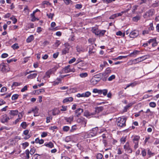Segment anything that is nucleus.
<instances>
[{"instance_id":"47","label":"nucleus","mask_w":159,"mask_h":159,"mask_svg":"<svg viewBox=\"0 0 159 159\" xmlns=\"http://www.w3.org/2000/svg\"><path fill=\"white\" fill-rule=\"evenodd\" d=\"M21 126L24 129H25L26 128V127H27V125L26 122H23L21 124Z\"/></svg>"},{"instance_id":"44","label":"nucleus","mask_w":159,"mask_h":159,"mask_svg":"<svg viewBox=\"0 0 159 159\" xmlns=\"http://www.w3.org/2000/svg\"><path fill=\"white\" fill-rule=\"evenodd\" d=\"M19 97V95L17 94H15L13 95L11 97L12 100H15L17 99Z\"/></svg>"},{"instance_id":"64","label":"nucleus","mask_w":159,"mask_h":159,"mask_svg":"<svg viewBox=\"0 0 159 159\" xmlns=\"http://www.w3.org/2000/svg\"><path fill=\"white\" fill-rule=\"evenodd\" d=\"M85 15V13L84 12H80L76 14V16L78 17L80 16H82Z\"/></svg>"},{"instance_id":"41","label":"nucleus","mask_w":159,"mask_h":159,"mask_svg":"<svg viewBox=\"0 0 159 159\" xmlns=\"http://www.w3.org/2000/svg\"><path fill=\"white\" fill-rule=\"evenodd\" d=\"M11 48L14 49H16L19 48L17 43H15L11 46Z\"/></svg>"},{"instance_id":"55","label":"nucleus","mask_w":159,"mask_h":159,"mask_svg":"<svg viewBox=\"0 0 159 159\" xmlns=\"http://www.w3.org/2000/svg\"><path fill=\"white\" fill-rule=\"evenodd\" d=\"M115 78V76L114 75H112L109 77L108 78V80L109 81H111L112 80L114 79Z\"/></svg>"},{"instance_id":"63","label":"nucleus","mask_w":159,"mask_h":159,"mask_svg":"<svg viewBox=\"0 0 159 159\" xmlns=\"http://www.w3.org/2000/svg\"><path fill=\"white\" fill-rule=\"evenodd\" d=\"M48 135V133L47 132H43L42 133V134L41 135V136L42 138H44L46 137Z\"/></svg>"},{"instance_id":"53","label":"nucleus","mask_w":159,"mask_h":159,"mask_svg":"<svg viewBox=\"0 0 159 159\" xmlns=\"http://www.w3.org/2000/svg\"><path fill=\"white\" fill-rule=\"evenodd\" d=\"M103 157L101 153H98L97 156L96 158L97 159H101Z\"/></svg>"},{"instance_id":"5","label":"nucleus","mask_w":159,"mask_h":159,"mask_svg":"<svg viewBox=\"0 0 159 159\" xmlns=\"http://www.w3.org/2000/svg\"><path fill=\"white\" fill-rule=\"evenodd\" d=\"M139 34V32L137 30H134L131 31L129 34L130 38H134L137 37Z\"/></svg>"},{"instance_id":"34","label":"nucleus","mask_w":159,"mask_h":159,"mask_svg":"<svg viewBox=\"0 0 159 159\" xmlns=\"http://www.w3.org/2000/svg\"><path fill=\"white\" fill-rule=\"evenodd\" d=\"M103 108L102 107H97L96 109V111L98 113L102 111Z\"/></svg>"},{"instance_id":"10","label":"nucleus","mask_w":159,"mask_h":159,"mask_svg":"<svg viewBox=\"0 0 159 159\" xmlns=\"http://www.w3.org/2000/svg\"><path fill=\"white\" fill-rule=\"evenodd\" d=\"M83 112V109L79 108L75 111V114L77 117H78L81 115V113Z\"/></svg>"},{"instance_id":"52","label":"nucleus","mask_w":159,"mask_h":159,"mask_svg":"<svg viewBox=\"0 0 159 159\" xmlns=\"http://www.w3.org/2000/svg\"><path fill=\"white\" fill-rule=\"evenodd\" d=\"M147 13H148L149 16H152L153 14V10H150L148 11Z\"/></svg>"},{"instance_id":"32","label":"nucleus","mask_w":159,"mask_h":159,"mask_svg":"<svg viewBox=\"0 0 159 159\" xmlns=\"http://www.w3.org/2000/svg\"><path fill=\"white\" fill-rule=\"evenodd\" d=\"M111 69L110 67H107V68L105 71V74H109L111 73Z\"/></svg>"},{"instance_id":"48","label":"nucleus","mask_w":159,"mask_h":159,"mask_svg":"<svg viewBox=\"0 0 159 159\" xmlns=\"http://www.w3.org/2000/svg\"><path fill=\"white\" fill-rule=\"evenodd\" d=\"M67 106H61L62 108L61 109V111H66L67 110Z\"/></svg>"},{"instance_id":"50","label":"nucleus","mask_w":159,"mask_h":159,"mask_svg":"<svg viewBox=\"0 0 159 159\" xmlns=\"http://www.w3.org/2000/svg\"><path fill=\"white\" fill-rule=\"evenodd\" d=\"M36 92H37L38 94H39L41 93H43L45 92L44 89H41L39 90H37L36 91Z\"/></svg>"},{"instance_id":"51","label":"nucleus","mask_w":159,"mask_h":159,"mask_svg":"<svg viewBox=\"0 0 159 159\" xmlns=\"http://www.w3.org/2000/svg\"><path fill=\"white\" fill-rule=\"evenodd\" d=\"M149 106L150 107H154L156 106V104L155 102H151L149 103Z\"/></svg>"},{"instance_id":"25","label":"nucleus","mask_w":159,"mask_h":159,"mask_svg":"<svg viewBox=\"0 0 159 159\" xmlns=\"http://www.w3.org/2000/svg\"><path fill=\"white\" fill-rule=\"evenodd\" d=\"M18 113V111L17 110H11L9 112V114L12 116L17 115Z\"/></svg>"},{"instance_id":"58","label":"nucleus","mask_w":159,"mask_h":159,"mask_svg":"<svg viewBox=\"0 0 159 159\" xmlns=\"http://www.w3.org/2000/svg\"><path fill=\"white\" fill-rule=\"evenodd\" d=\"M27 89L28 86L27 85H25L21 89V91L23 92L27 90Z\"/></svg>"},{"instance_id":"19","label":"nucleus","mask_w":159,"mask_h":159,"mask_svg":"<svg viewBox=\"0 0 159 159\" xmlns=\"http://www.w3.org/2000/svg\"><path fill=\"white\" fill-rule=\"evenodd\" d=\"M52 70L50 69L48 70V71L46 72L44 76V77H46L47 78H49L50 75L52 74Z\"/></svg>"},{"instance_id":"11","label":"nucleus","mask_w":159,"mask_h":159,"mask_svg":"<svg viewBox=\"0 0 159 159\" xmlns=\"http://www.w3.org/2000/svg\"><path fill=\"white\" fill-rule=\"evenodd\" d=\"M70 65H68L67 66L65 67L64 70V71L65 73H69L70 72H74L75 71V70L74 69H70Z\"/></svg>"},{"instance_id":"60","label":"nucleus","mask_w":159,"mask_h":159,"mask_svg":"<svg viewBox=\"0 0 159 159\" xmlns=\"http://www.w3.org/2000/svg\"><path fill=\"white\" fill-rule=\"evenodd\" d=\"M59 54V52H57L54 53L53 55V57L54 58H56L58 57Z\"/></svg>"},{"instance_id":"14","label":"nucleus","mask_w":159,"mask_h":159,"mask_svg":"<svg viewBox=\"0 0 159 159\" xmlns=\"http://www.w3.org/2000/svg\"><path fill=\"white\" fill-rule=\"evenodd\" d=\"M92 32L96 35H100V30H99L97 28L94 27L92 29Z\"/></svg>"},{"instance_id":"54","label":"nucleus","mask_w":159,"mask_h":159,"mask_svg":"<svg viewBox=\"0 0 159 159\" xmlns=\"http://www.w3.org/2000/svg\"><path fill=\"white\" fill-rule=\"evenodd\" d=\"M106 32V30H100V35L99 36H102L105 34V33Z\"/></svg>"},{"instance_id":"27","label":"nucleus","mask_w":159,"mask_h":159,"mask_svg":"<svg viewBox=\"0 0 159 159\" xmlns=\"http://www.w3.org/2000/svg\"><path fill=\"white\" fill-rule=\"evenodd\" d=\"M35 142L36 143H39V144H41L43 143L44 140L43 139H39V138H37L35 139Z\"/></svg>"},{"instance_id":"4","label":"nucleus","mask_w":159,"mask_h":159,"mask_svg":"<svg viewBox=\"0 0 159 159\" xmlns=\"http://www.w3.org/2000/svg\"><path fill=\"white\" fill-rule=\"evenodd\" d=\"M124 148L125 151H127L129 153H131L132 152V150L129 142H127L124 146Z\"/></svg>"},{"instance_id":"23","label":"nucleus","mask_w":159,"mask_h":159,"mask_svg":"<svg viewBox=\"0 0 159 159\" xmlns=\"http://www.w3.org/2000/svg\"><path fill=\"white\" fill-rule=\"evenodd\" d=\"M30 152L29 151V150L27 149H26L25 152V157L26 159H29L30 157Z\"/></svg>"},{"instance_id":"3","label":"nucleus","mask_w":159,"mask_h":159,"mask_svg":"<svg viewBox=\"0 0 159 159\" xmlns=\"http://www.w3.org/2000/svg\"><path fill=\"white\" fill-rule=\"evenodd\" d=\"M65 48L62 50V54H66V53H69V50L70 48V46L69 43H66L64 44Z\"/></svg>"},{"instance_id":"9","label":"nucleus","mask_w":159,"mask_h":159,"mask_svg":"<svg viewBox=\"0 0 159 159\" xmlns=\"http://www.w3.org/2000/svg\"><path fill=\"white\" fill-rule=\"evenodd\" d=\"M39 11H40L38 9H37L36 10L33 11L32 13L30 14V16L32 18L31 20L32 21L34 22L36 20V19L37 20H39V19L35 17L34 14L36 12Z\"/></svg>"},{"instance_id":"35","label":"nucleus","mask_w":159,"mask_h":159,"mask_svg":"<svg viewBox=\"0 0 159 159\" xmlns=\"http://www.w3.org/2000/svg\"><path fill=\"white\" fill-rule=\"evenodd\" d=\"M22 84L21 83H18L16 82H14L12 84L11 86L12 87H13V86L16 87L18 86H20L21 85H22Z\"/></svg>"},{"instance_id":"24","label":"nucleus","mask_w":159,"mask_h":159,"mask_svg":"<svg viewBox=\"0 0 159 159\" xmlns=\"http://www.w3.org/2000/svg\"><path fill=\"white\" fill-rule=\"evenodd\" d=\"M103 76V74L102 73H100L99 74L94 75L93 77H95L96 79L99 80L100 81L101 80V78Z\"/></svg>"},{"instance_id":"61","label":"nucleus","mask_w":159,"mask_h":159,"mask_svg":"<svg viewBox=\"0 0 159 159\" xmlns=\"http://www.w3.org/2000/svg\"><path fill=\"white\" fill-rule=\"evenodd\" d=\"M76 61V59L75 58H73L71 59L69 61V64H72L74 62Z\"/></svg>"},{"instance_id":"17","label":"nucleus","mask_w":159,"mask_h":159,"mask_svg":"<svg viewBox=\"0 0 159 159\" xmlns=\"http://www.w3.org/2000/svg\"><path fill=\"white\" fill-rule=\"evenodd\" d=\"M140 139V137L139 136L135 135L134 136L133 138V141L134 143L136 142H139V140Z\"/></svg>"},{"instance_id":"13","label":"nucleus","mask_w":159,"mask_h":159,"mask_svg":"<svg viewBox=\"0 0 159 159\" xmlns=\"http://www.w3.org/2000/svg\"><path fill=\"white\" fill-rule=\"evenodd\" d=\"M29 132V131L27 129L23 131V134L25 135H26V136L24 137V139H27L30 137V136L29 134H28Z\"/></svg>"},{"instance_id":"12","label":"nucleus","mask_w":159,"mask_h":159,"mask_svg":"<svg viewBox=\"0 0 159 159\" xmlns=\"http://www.w3.org/2000/svg\"><path fill=\"white\" fill-rule=\"evenodd\" d=\"M64 119L67 122L71 124L73 120L74 117L73 116H70L69 117H65Z\"/></svg>"},{"instance_id":"45","label":"nucleus","mask_w":159,"mask_h":159,"mask_svg":"<svg viewBox=\"0 0 159 159\" xmlns=\"http://www.w3.org/2000/svg\"><path fill=\"white\" fill-rule=\"evenodd\" d=\"M76 125H74L72 126L71 129L70 130V131L71 132H73L76 130Z\"/></svg>"},{"instance_id":"62","label":"nucleus","mask_w":159,"mask_h":159,"mask_svg":"<svg viewBox=\"0 0 159 159\" xmlns=\"http://www.w3.org/2000/svg\"><path fill=\"white\" fill-rule=\"evenodd\" d=\"M102 93L104 96H106L107 93L108 91L107 89H104L102 90Z\"/></svg>"},{"instance_id":"40","label":"nucleus","mask_w":159,"mask_h":159,"mask_svg":"<svg viewBox=\"0 0 159 159\" xmlns=\"http://www.w3.org/2000/svg\"><path fill=\"white\" fill-rule=\"evenodd\" d=\"M97 134V131H94V132H90L89 133V137H92L95 136Z\"/></svg>"},{"instance_id":"57","label":"nucleus","mask_w":159,"mask_h":159,"mask_svg":"<svg viewBox=\"0 0 159 159\" xmlns=\"http://www.w3.org/2000/svg\"><path fill=\"white\" fill-rule=\"evenodd\" d=\"M125 57V56H120L115 58L113 59V60H119V59L121 60V59H122L123 58H124Z\"/></svg>"},{"instance_id":"29","label":"nucleus","mask_w":159,"mask_h":159,"mask_svg":"<svg viewBox=\"0 0 159 159\" xmlns=\"http://www.w3.org/2000/svg\"><path fill=\"white\" fill-rule=\"evenodd\" d=\"M132 105V103H130L128 105H127L126 106H125V107H124V110H123V111L124 112L127 111L128 109Z\"/></svg>"},{"instance_id":"28","label":"nucleus","mask_w":159,"mask_h":159,"mask_svg":"<svg viewBox=\"0 0 159 159\" xmlns=\"http://www.w3.org/2000/svg\"><path fill=\"white\" fill-rule=\"evenodd\" d=\"M34 39V37L33 35L29 36L26 40L27 43H30Z\"/></svg>"},{"instance_id":"43","label":"nucleus","mask_w":159,"mask_h":159,"mask_svg":"<svg viewBox=\"0 0 159 159\" xmlns=\"http://www.w3.org/2000/svg\"><path fill=\"white\" fill-rule=\"evenodd\" d=\"M84 97H88L91 95V93L89 91H87L85 93H83Z\"/></svg>"},{"instance_id":"26","label":"nucleus","mask_w":159,"mask_h":159,"mask_svg":"<svg viewBox=\"0 0 159 159\" xmlns=\"http://www.w3.org/2000/svg\"><path fill=\"white\" fill-rule=\"evenodd\" d=\"M37 76V74L36 73L31 74L27 76V78L28 79H33L36 78Z\"/></svg>"},{"instance_id":"39","label":"nucleus","mask_w":159,"mask_h":159,"mask_svg":"<svg viewBox=\"0 0 159 159\" xmlns=\"http://www.w3.org/2000/svg\"><path fill=\"white\" fill-rule=\"evenodd\" d=\"M139 84V83L138 82L135 81L133 82V83H131L129 84L130 87H133Z\"/></svg>"},{"instance_id":"6","label":"nucleus","mask_w":159,"mask_h":159,"mask_svg":"<svg viewBox=\"0 0 159 159\" xmlns=\"http://www.w3.org/2000/svg\"><path fill=\"white\" fill-rule=\"evenodd\" d=\"M9 119V118L6 114L2 115L0 118V121L3 123L7 122Z\"/></svg>"},{"instance_id":"8","label":"nucleus","mask_w":159,"mask_h":159,"mask_svg":"<svg viewBox=\"0 0 159 159\" xmlns=\"http://www.w3.org/2000/svg\"><path fill=\"white\" fill-rule=\"evenodd\" d=\"M147 59L145 56L139 57L136 59L134 60L133 62L134 63H136L139 62H141Z\"/></svg>"},{"instance_id":"36","label":"nucleus","mask_w":159,"mask_h":159,"mask_svg":"<svg viewBox=\"0 0 159 159\" xmlns=\"http://www.w3.org/2000/svg\"><path fill=\"white\" fill-rule=\"evenodd\" d=\"M22 146L23 148L25 149L29 145V143L27 142H25V143H23L22 144Z\"/></svg>"},{"instance_id":"1","label":"nucleus","mask_w":159,"mask_h":159,"mask_svg":"<svg viewBox=\"0 0 159 159\" xmlns=\"http://www.w3.org/2000/svg\"><path fill=\"white\" fill-rule=\"evenodd\" d=\"M126 118L124 116L118 117L116 120L117 125L120 127H125L126 126Z\"/></svg>"},{"instance_id":"30","label":"nucleus","mask_w":159,"mask_h":159,"mask_svg":"<svg viewBox=\"0 0 159 159\" xmlns=\"http://www.w3.org/2000/svg\"><path fill=\"white\" fill-rule=\"evenodd\" d=\"M61 79L59 78H57V81H54L53 82V85L55 86L56 85L58 84L61 81Z\"/></svg>"},{"instance_id":"21","label":"nucleus","mask_w":159,"mask_h":159,"mask_svg":"<svg viewBox=\"0 0 159 159\" xmlns=\"http://www.w3.org/2000/svg\"><path fill=\"white\" fill-rule=\"evenodd\" d=\"M52 115L53 116L58 115L60 113V111L57 108L54 109L52 110Z\"/></svg>"},{"instance_id":"37","label":"nucleus","mask_w":159,"mask_h":159,"mask_svg":"<svg viewBox=\"0 0 159 159\" xmlns=\"http://www.w3.org/2000/svg\"><path fill=\"white\" fill-rule=\"evenodd\" d=\"M154 28L153 26V24L152 23L149 24V27L148 28V30L150 31L154 30Z\"/></svg>"},{"instance_id":"46","label":"nucleus","mask_w":159,"mask_h":159,"mask_svg":"<svg viewBox=\"0 0 159 159\" xmlns=\"http://www.w3.org/2000/svg\"><path fill=\"white\" fill-rule=\"evenodd\" d=\"M70 129V127L68 126H64L63 128V130L64 131L67 132Z\"/></svg>"},{"instance_id":"38","label":"nucleus","mask_w":159,"mask_h":159,"mask_svg":"<svg viewBox=\"0 0 159 159\" xmlns=\"http://www.w3.org/2000/svg\"><path fill=\"white\" fill-rule=\"evenodd\" d=\"M88 75V73L86 72L83 73L80 75V76L81 78H85L87 77Z\"/></svg>"},{"instance_id":"42","label":"nucleus","mask_w":159,"mask_h":159,"mask_svg":"<svg viewBox=\"0 0 159 159\" xmlns=\"http://www.w3.org/2000/svg\"><path fill=\"white\" fill-rule=\"evenodd\" d=\"M10 19L12 20L13 23L14 24H16L17 22V19L13 16L10 18Z\"/></svg>"},{"instance_id":"16","label":"nucleus","mask_w":159,"mask_h":159,"mask_svg":"<svg viewBox=\"0 0 159 159\" xmlns=\"http://www.w3.org/2000/svg\"><path fill=\"white\" fill-rule=\"evenodd\" d=\"M94 114V113H90L88 111H85L84 113V116L87 117H88L91 116L93 115Z\"/></svg>"},{"instance_id":"15","label":"nucleus","mask_w":159,"mask_h":159,"mask_svg":"<svg viewBox=\"0 0 159 159\" xmlns=\"http://www.w3.org/2000/svg\"><path fill=\"white\" fill-rule=\"evenodd\" d=\"M96 52V49L93 46H90L89 49V54L94 53Z\"/></svg>"},{"instance_id":"56","label":"nucleus","mask_w":159,"mask_h":159,"mask_svg":"<svg viewBox=\"0 0 159 159\" xmlns=\"http://www.w3.org/2000/svg\"><path fill=\"white\" fill-rule=\"evenodd\" d=\"M152 43V47H155L156 46L157 44V42L156 40L155 39V41H153Z\"/></svg>"},{"instance_id":"49","label":"nucleus","mask_w":159,"mask_h":159,"mask_svg":"<svg viewBox=\"0 0 159 159\" xmlns=\"http://www.w3.org/2000/svg\"><path fill=\"white\" fill-rule=\"evenodd\" d=\"M47 16L49 18H51L52 19L53 17L54 16V14L50 13L49 14L47 13Z\"/></svg>"},{"instance_id":"22","label":"nucleus","mask_w":159,"mask_h":159,"mask_svg":"<svg viewBox=\"0 0 159 159\" xmlns=\"http://www.w3.org/2000/svg\"><path fill=\"white\" fill-rule=\"evenodd\" d=\"M44 145L50 148H52L54 147V144L52 142L46 143L44 144Z\"/></svg>"},{"instance_id":"20","label":"nucleus","mask_w":159,"mask_h":159,"mask_svg":"<svg viewBox=\"0 0 159 159\" xmlns=\"http://www.w3.org/2000/svg\"><path fill=\"white\" fill-rule=\"evenodd\" d=\"M73 100V98L71 97L66 98L63 101V102L66 103L68 102H71Z\"/></svg>"},{"instance_id":"7","label":"nucleus","mask_w":159,"mask_h":159,"mask_svg":"<svg viewBox=\"0 0 159 159\" xmlns=\"http://www.w3.org/2000/svg\"><path fill=\"white\" fill-rule=\"evenodd\" d=\"M77 122L78 123H80L82 124H84V127H85L87 123V120L84 118L81 117L77 119Z\"/></svg>"},{"instance_id":"33","label":"nucleus","mask_w":159,"mask_h":159,"mask_svg":"<svg viewBox=\"0 0 159 159\" xmlns=\"http://www.w3.org/2000/svg\"><path fill=\"white\" fill-rule=\"evenodd\" d=\"M40 155L38 154H35L34 155L32 159H40Z\"/></svg>"},{"instance_id":"18","label":"nucleus","mask_w":159,"mask_h":159,"mask_svg":"<svg viewBox=\"0 0 159 159\" xmlns=\"http://www.w3.org/2000/svg\"><path fill=\"white\" fill-rule=\"evenodd\" d=\"M99 81V80L96 79L94 77H93L91 80V82L93 84H96Z\"/></svg>"},{"instance_id":"59","label":"nucleus","mask_w":159,"mask_h":159,"mask_svg":"<svg viewBox=\"0 0 159 159\" xmlns=\"http://www.w3.org/2000/svg\"><path fill=\"white\" fill-rule=\"evenodd\" d=\"M75 7L77 9H80L82 7V5L80 4H77L75 5Z\"/></svg>"},{"instance_id":"31","label":"nucleus","mask_w":159,"mask_h":159,"mask_svg":"<svg viewBox=\"0 0 159 159\" xmlns=\"http://www.w3.org/2000/svg\"><path fill=\"white\" fill-rule=\"evenodd\" d=\"M140 18V16L139 15H137L136 16L132 18V20L133 21L135 22H137Z\"/></svg>"},{"instance_id":"2","label":"nucleus","mask_w":159,"mask_h":159,"mask_svg":"<svg viewBox=\"0 0 159 159\" xmlns=\"http://www.w3.org/2000/svg\"><path fill=\"white\" fill-rule=\"evenodd\" d=\"M0 70L3 73H7L9 71L10 68L8 65L2 62L0 64Z\"/></svg>"}]
</instances>
